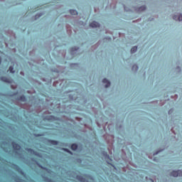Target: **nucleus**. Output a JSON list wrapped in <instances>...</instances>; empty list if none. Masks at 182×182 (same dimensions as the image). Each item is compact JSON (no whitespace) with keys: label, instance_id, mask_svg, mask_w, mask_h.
<instances>
[{"label":"nucleus","instance_id":"obj_1","mask_svg":"<svg viewBox=\"0 0 182 182\" xmlns=\"http://www.w3.org/2000/svg\"><path fill=\"white\" fill-rule=\"evenodd\" d=\"M50 106L52 110H53V112H55V113H63V112H65L63 109L60 107V102L59 101H57L55 103L52 102Z\"/></svg>","mask_w":182,"mask_h":182},{"label":"nucleus","instance_id":"obj_2","mask_svg":"<svg viewBox=\"0 0 182 182\" xmlns=\"http://www.w3.org/2000/svg\"><path fill=\"white\" fill-rule=\"evenodd\" d=\"M11 167H12L13 170H16V171H18V173L21 174V176H23V177H26V173H24L22 171V168H21V167H19V166H18L16 164H12Z\"/></svg>","mask_w":182,"mask_h":182},{"label":"nucleus","instance_id":"obj_3","mask_svg":"<svg viewBox=\"0 0 182 182\" xmlns=\"http://www.w3.org/2000/svg\"><path fill=\"white\" fill-rule=\"evenodd\" d=\"M11 146L16 154H18V151H21V149H22V146L20 144H17L15 141H13L11 142Z\"/></svg>","mask_w":182,"mask_h":182},{"label":"nucleus","instance_id":"obj_4","mask_svg":"<svg viewBox=\"0 0 182 182\" xmlns=\"http://www.w3.org/2000/svg\"><path fill=\"white\" fill-rule=\"evenodd\" d=\"M0 80H1V82H4V83H14V80L12 79V77H7L6 76H2L0 77Z\"/></svg>","mask_w":182,"mask_h":182},{"label":"nucleus","instance_id":"obj_5","mask_svg":"<svg viewBox=\"0 0 182 182\" xmlns=\"http://www.w3.org/2000/svg\"><path fill=\"white\" fill-rule=\"evenodd\" d=\"M68 97H69V100H71L72 102L73 101L79 102V97H77V94H75V93L68 94Z\"/></svg>","mask_w":182,"mask_h":182},{"label":"nucleus","instance_id":"obj_6","mask_svg":"<svg viewBox=\"0 0 182 182\" xmlns=\"http://www.w3.org/2000/svg\"><path fill=\"white\" fill-rule=\"evenodd\" d=\"M0 146L2 150H4V151H6V152L8 151V146H9V144L8 141H1Z\"/></svg>","mask_w":182,"mask_h":182},{"label":"nucleus","instance_id":"obj_7","mask_svg":"<svg viewBox=\"0 0 182 182\" xmlns=\"http://www.w3.org/2000/svg\"><path fill=\"white\" fill-rule=\"evenodd\" d=\"M70 148L73 151H77V150H82V146H79V145L76 143L72 144Z\"/></svg>","mask_w":182,"mask_h":182},{"label":"nucleus","instance_id":"obj_8","mask_svg":"<svg viewBox=\"0 0 182 182\" xmlns=\"http://www.w3.org/2000/svg\"><path fill=\"white\" fill-rule=\"evenodd\" d=\"M36 161V164L38 166V167L41 168V170H45L46 171H47V173H50V169L48 168V167L42 166V164H41L38 161Z\"/></svg>","mask_w":182,"mask_h":182},{"label":"nucleus","instance_id":"obj_9","mask_svg":"<svg viewBox=\"0 0 182 182\" xmlns=\"http://www.w3.org/2000/svg\"><path fill=\"white\" fill-rule=\"evenodd\" d=\"M102 156H103L104 159H105V160H109V161H113V159H112V158H110V156L109 155V154H107V151H102L101 152Z\"/></svg>","mask_w":182,"mask_h":182},{"label":"nucleus","instance_id":"obj_10","mask_svg":"<svg viewBox=\"0 0 182 182\" xmlns=\"http://www.w3.org/2000/svg\"><path fill=\"white\" fill-rule=\"evenodd\" d=\"M79 49H80V48L77 47V46H74L72 47L70 49V53L72 56H75V54L76 53V52H77V50H79Z\"/></svg>","mask_w":182,"mask_h":182},{"label":"nucleus","instance_id":"obj_11","mask_svg":"<svg viewBox=\"0 0 182 182\" xmlns=\"http://www.w3.org/2000/svg\"><path fill=\"white\" fill-rule=\"evenodd\" d=\"M90 28H100V23L94 21L92 23H90Z\"/></svg>","mask_w":182,"mask_h":182},{"label":"nucleus","instance_id":"obj_12","mask_svg":"<svg viewBox=\"0 0 182 182\" xmlns=\"http://www.w3.org/2000/svg\"><path fill=\"white\" fill-rule=\"evenodd\" d=\"M102 83H106L105 85V87L107 89V87H110V85H112V82L107 78H104L102 80Z\"/></svg>","mask_w":182,"mask_h":182},{"label":"nucleus","instance_id":"obj_13","mask_svg":"<svg viewBox=\"0 0 182 182\" xmlns=\"http://www.w3.org/2000/svg\"><path fill=\"white\" fill-rule=\"evenodd\" d=\"M55 119H56V118L53 115H46V116H43V120L50 121V120H55Z\"/></svg>","mask_w":182,"mask_h":182},{"label":"nucleus","instance_id":"obj_14","mask_svg":"<svg viewBox=\"0 0 182 182\" xmlns=\"http://www.w3.org/2000/svg\"><path fill=\"white\" fill-rule=\"evenodd\" d=\"M48 143H49V144H51L52 146H58V144H59V141L48 139Z\"/></svg>","mask_w":182,"mask_h":182},{"label":"nucleus","instance_id":"obj_15","mask_svg":"<svg viewBox=\"0 0 182 182\" xmlns=\"http://www.w3.org/2000/svg\"><path fill=\"white\" fill-rule=\"evenodd\" d=\"M16 100H18V102H26L27 99H26V97L23 95L20 97H17L16 98Z\"/></svg>","mask_w":182,"mask_h":182},{"label":"nucleus","instance_id":"obj_16","mask_svg":"<svg viewBox=\"0 0 182 182\" xmlns=\"http://www.w3.org/2000/svg\"><path fill=\"white\" fill-rule=\"evenodd\" d=\"M146 9H147V7L146 6V5H143L139 6V8L136 9V11L137 12H143L144 11H146Z\"/></svg>","mask_w":182,"mask_h":182},{"label":"nucleus","instance_id":"obj_17","mask_svg":"<svg viewBox=\"0 0 182 182\" xmlns=\"http://www.w3.org/2000/svg\"><path fill=\"white\" fill-rule=\"evenodd\" d=\"M42 178H43V181H45V182H53V181H52V179L50 178H48V176H46L45 175H42Z\"/></svg>","mask_w":182,"mask_h":182},{"label":"nucleus","instance_id":"obj_18","mask_svg":"<svg viewBox=\"0 0 182 182\" xmlns=\"http://www.w3.org/2000/svg\"><path fill=\"white\" fill-rule=\"evenodd\" d=\"M171 177H178V170H173L170 173Z\"/></svg>","mask_w":182,"mask_h":182},{"label":"nucleus","instance_id":"obj_19","mask_svg":"<svg viewBox=\"0 0 182 182\" xmlns=\"http://www.w3.org/2000/svg\"><path fill=\"white\" fill-rule=\"evenodd\" d=\"M69 12H70V15H73V16L78 15V14H79L77 12V11H76V9H70Z\"/></svg>","mask_w":182,"mask_h":182},{"label":"nucleus","instance_id":"obj_20","mask_svg":"<svg viewBox=\"0 0 182 182\" xmlns=\"http://www.w3.org/2000/svg\"><path fill=\"white\" fill-rule=\"evenodd\" d=\"M62 150H63V151H65V153H68V154H70V156H73V153L69 149L63 148Z\"/></svg>","mask_w":182,"mask_h":182},{"label":"nucleus","instance_id":"obj_21","mask_svg":"<svg viewBox=\"0 0 182 182\" xmlns=\"http://www.w3.org/2000/svg\"><path fill=\"white\" fill-rule=\"evenodd\" d=\"M27 151H28V153H31V154H36V156H38V153H36V151H35V150H33L31 148H28Z\"/></svg>","mask_w":182,"mask_h":182},{"label":"nucleus","instance_id":"obj_22","mask_svg":"<svg viewBox=\"0 0 182 182\" xmlns=\"http://www.w3.org/2000/svg\"><path fill=\"white\" fill-rule=\"evenodd\" d=\"M14 181H15L16 182H23V181H23L22 178H21V177H19L18 176H16L14 177Z\"/></svg>","mask_w":182,"mask_h":182},{"label":"nucleus","instance_id":"obj_23","mask_svg":"<svg viewBox=\"0 0 182 182\" xmlns=\"http://www.w3.org/2000/svg\"><path fill=\"white\" fill-rule=\"evenodd\" d=\"M9 71L10 72V73H12V74L15 73L16 70H15L14 65L9 66Z\"/></svg>","mask_w":182,"mask_h":182},{"label":"nucleus","instance_id":"obj_24","mask_svg":"<svg viewBox=\"0 0 182 182\" xmlns=\"http://www.w3.org/2000/svg\"><path fill=\"white\" fill-rule=\"evenodd\" d=\"M136 52H137V46H134L131 48V53L133 54V53H136Z\"/></svg>","mask_w":182,"mask_h":182},{"label":"nucleus","instance_id":"obj_25","mask_svg":"<svg viewBox=\"0 0 182 182\" xmlns=\"http://www.w3.org/2000/svg\"><path fill=\"white\" fill-rule=\"evenodd\" d=\"M165 149H159V150H157V151H155L154 152V154L153 156H157V154H159V153H161V151H164Z\"/></svg>","mask_w":182,"mask_h":182},{"label":"nucleus","instance_id":"obj_26","mask_svg":"<svg viewBox=\"0 0 182 182\" xmlns=\"http://www.w3.org/2000/svg\"><path fill=\"white\" fill-rule=\"evenodd\" d=\"M132 70H134V72H137L139 70V65L134 64L133 66H132Z\"/></svg>","mask_w":182,"mask_h":182},{"label":"nucleus","instance_id":"obj_27","mask_svg":"<svg viewBox=\"0 0 182 182\" xmlns=\"http://www.w3.org/2000/svg\"><path fill=\"white\" fill-rule=\"evenodd\" d=\"M42 15H43V14L42 13H38L37 14H36L35 16V19H39L41 18V16H42Z\"/></svg>","mask_w":182,"mask_h":182},{"label":"nucleus","instance_id":"obj_28","mask_svg":"<svg viewBox=\"0 0 182 182\" xmlns=\"http://www.w3.org/2000/svg\"><path fill=\"white\" fill-rule=\"evenodd\" d=\"M18 95V92H11L9 96L10 97H14V96H16Z\"/></svg>","mask_w":182,"mask_h":182},{"label":"nucleus","instance_id":"obj_29","mask_svg":"<svg viewBox=\"0 0 182 182\" xmlns=\"http://www.w3.org/2000/svg\"><path fill=\"white\" fill-rule=\"evenodd\" d=\"M178 177H182V170H178Z\"/></svg>","mask_w":182,"mask_h":182},{"label":"nucleus","instance_id":"obj_30","mask_svg":"<svg viewBox=\"0 0 182 182\" xmlns=\"http://www.w3.org/2000/svg\"><path fill=\"white\" fill-rule=\"evenodd\" d=\"M172 18H173V21H178V15H173Z\"/></svg>","mask_w":182,"mask_h":182},{"label":"nucleus","instance_id":"obj_31","mask_svg":"<svg viewBox=\"0 0 182 182\" xmlns=\"http://www.w3.org/2000/svg\"><path fill=\"white\" fill-rule=\"evenodd\" d=\"M178 21H179V22H181V21H182V14H180L178 16Z\"/></svg>","mask_w":182,"mask_h":182},{"label":"nucleus","instance_id":"obj_32","mask_svg":"<svg viewBox=\"0 0 182 182\" xmlns=\"http://www.w3.org/2000/svg\"><path fill=\"white\" fill-rule=\"evenodd\" d=\"M107 163L109 166H112V167H114V168H116V166H114V164H113L112 163L109 162V161H107Z\"/></svg>","mask_w":182,"mask_h":182},{"label":"nucleus","instance_id":"obj_33","mask_svg":"<svg viewBox=\"0 0 182 182\" xmlns=\"http://www.w3.org/2000/svg\"><path fill=\"white\" fill-rule=\"evenodd\" d=\"M173 112H174V109L173 108H171V109L168 110V114H172Z\"/></svg>","mask_w":182,"mask_h":182},{"label":"nucleus","instance_id":"obj_34","mask_svg":"<svg viewBox=\"0 0 182 182\" xmlns=\"http://www.w3.org/2000/svg\"><path fill=\"white\" fill-rule=\"evenodd\" d=\"M176 70H178V73H180V72H181V68H180V66H177Z\"/></svg>","mask_w":182,"mask_h":182},{"label":"nucleus","instance_id":"obj_35","mask_svg":"<svg viewBox=\"0 0 182 182\" xmlns=\"http://www.w3.org/2000/svg\"><path fill=\"white\" fill-rule=\"evenodd\" d=\"M77 65V63H71V64H70V66H71V68H73V66H75V65Z\"/></svg>","mask_w":182,"mask_h":182},{"label":"nucleus","instance_id":"obj_36","mask_svg":"<svg viewBox=\"0 0 182 182\" xmlns=\"http://www.w3.org/2000/svg\"><path fill=\"white\" fill-rule=\"evenodd\" d=\"M34 136L35 137H41V135L39 134H34Z\"/></svg>","mask_w":182,"mask_h":182},{"label":"nucleus","instance_id":"obj_37","mask_svg":"<svg viewBox=\"0 0 182 182\" xmlns=\"http://www.w3.org/2000/svg\"><path fill=\"white\" fill-rule=\"evenodd\" d=\"M153 160H154V161L159 163V159L157 158H154Z\"/></svg>","mask_w":182,"mask_h":182},{"label":"nucleus","instance_id":"obj_38","mask_svg":"<svg viewBox=\"0 0 182 182\" xmlns=\"http://www.w3.org/2000/svg\"><path fill=\"white\" fill-rule=\"evenodd\" d=\"M77 162H78V163H82V159H77Z\"/></svg>","mask_w":182,"mask_h":182},{"label":"nucleus","instance_id":"obj_39","mask_svg":"<svg viewBox=\"0 0 182 182\" xmlns=\"http://www.w3.org/2000/svg\"><path fill=\"white\" fill-rule=\"evenodd\" d=\"M2 63V57L0 55V65Z\"/></svg>","mask_w":182,"mask_h":182},{"label":"nucleus","instance_id":"obj_40","mask_svg":"<svg viewBox=\"0 0 182 182\" xmlns=\"http://www.w3.org/2000/svg\"><path fill=\"white\" fill-rule=\"evenodd\" d=\"M123 127V125L120 124L119 127H118V129H122Z\"/></svg>","mask_w":182,"mask_h":182},{"label":"nucleus","instance_id":"obj_41","mask_svg":"<svg viewBox=\"0 0 182 182\" xmlns=\"http://www.w3.org/2000/svg\"><path fill=\"white\" fill-rule=\"evenodd\" d=\"M53 72H56L57 73L59 72L57 69H55V70H52Z\"/></svg>","mask_w":182,"mask_h":182},{"label":"nucleus","instance_id":"obj_42","mask_svg":"<svg viewBox=\"0 0 182 182\" xmlns=\"http://www.w3.org/2000/svg\"><path fill=\"white\" fill-rule=\"evenodd\" d=\"M149 21H154V18H149Z\"/></svg>","mask_w":182,"mask_h":182},{"label":"nucleus","instance_id":"obj_43","mask_svg":"<svg viewBox=\"0 0 182 182\" xmlns=\"http://www.w3.org/2000/svg\"><path fill=\"white\" fill-rule=\"evenodd\" d=\"M1 124H4V123L2 122V121H0V126H1Z\"/></svg>","mask_w":182,"mask_h":182},{"label":"nucleus","instance_id":"obj_44","mask_svg":"<svg viewBox=\"0 0 182 182\" xmlns=\"http://www.w3.org/2000/svg\"><path fill=\"white\" fill-rule=\"evenodd\" d=\"M21 75H22V72H21Z\"/></svg>","mask_w":182,"mask_h":182}]
</instances>
